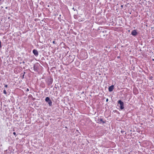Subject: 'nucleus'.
Segmentation results:
<instances>
[{
	"label": "nucleus",
	"instance_id": "obj_21",
	"mask_svg": "<svg viewBox=\"0 0 154 154\" xmlns=\"http://www.w3.org/2000/svg\"><path fill=\"white\" fill-rule=\"evenodd\" d=\"M22 63H23V64H24L25 63V62L24 61L22 62Z\"/></svg>",
	"mask_w": 154,
	"mask_h": 154
},
{
	"label": "nucleus",
	"instance_id": "obj_2",
	"mask_svg": "<svg viewBox=\"0 0 154 154\" xmlns=\"http://www.w3.org/2000/svg\"><path fill=\"white\" fill-rule=\"evenodd\" d=\"M118 103L120 105V109L121 110H122L124 109V103L121 100H119L118 101Z\"/></svg>",
	"mask_w": 154,
	"mask_h": 154
},
{
	"label": "nucleus",
	"instance_id": "obj_16",
	"mask_svg": "<svg viewBox=\"0 0 154 154\" xmlns=\"http://www.w3.org/2000/svg\"><path fill=\"white\" fill-rule=\"evenodd\" d=\"M121 132L122 133H123V132H125V131H121Z\"/></svg>",
	"mask_w": 154,
	"mask_h": 154
},
{
	"label": "nucleus",
	"instance_id": "obj_3",
	"mask_svg": "<svg viewBox=\"0 0 154 154\" xmlns=\"http://www.w3.org/2000/svg\"><path fill=\"white\" fill-rule=\"evenodd\" d=\"M45 101L48 104L49 106H51L52 105V102L50 98L49 97H46L45 99Z\"/></svg>",
	"mask_w": 154,
	"mask_h": 154
},
{
	"label": "nucleus",
	"instance_id": "obj_14",
	"mask_svg": "<svg viewBox=\"0 0 154 154\" xmlns=\"http://www.w3.org/2000/svg\"><path fill=\"white\" fill-rule=\"evenodd\" d=\"M13 134L14 135H15V136H16V133L15 132H14L13 133Z\"/></svg>",
	"mask_w": 154,
	"mask_h": 154
},
{
	"label": "nucleus",
	"instance_id": "obj_9",
	"mask_svg": "<svg viewBox=\"0 0 154 154\" xmlns=\"http://www.w3.org/2000/svg\"><path fill=\"white\" fill-rule=\"evenodd\" d=\"M86 55H85L84 57H82L83 59H85L87 58V54L86 53H85Z\"/></svg>",
	"mask_w": 154,
	"mask_h": 154
},
{
	"label": "nucleus",
	"instance_id": "obj_24",
	"mask_svg": "<svg viewBox=\"0 0 154 154\" xmlns=\"http://www.w3.org/2000/svg\"><path fill=\"white\" fill-rule=\"evenodd\" d=\"M25 73H26V72H24V73H23V74H24L25 75Z\"/></svg>",
	"mask_w": 154,
	"mask_h": 154
},
{
	"label": "nucleus",
	"instance_id": "obj_8",
	"mask_svg": "<svg viewBox=\"0 0 154 154\" xmlns=\"http://www.w3.org/2000/svg\"><path fill=\"white\" fill-rule=\"evenodd\" d=\"M98 121L100 122H102L103 124H104L106 123V121H103L102 119H98Z\"/></svg>",
	"mask_w": 154,
	"mask_h": 154
},
{
	"label": "nucleus",
	"instance_id": "obj_27",
	"mask_svg": "<svg viewBox=\"0 0 154 154\" xmlns=\"http://www.w3.org/2000/svg\"><path fill=\"white\" fill-rule=\"evenodd\" d=\"M152 60L153 61H154V59H152Z\"/></svg>",
	"mask_w": 154,
	"mask_h": 154
},
{
	"label": "nucleus",
	"instance_id": "obj_17",
	"mask_svg": "<svg viewBox=\"0 0 154 154\" xmlns=\"http://www.w3.org/2000/svg\"><path fill=\"white\" fill-rule=\"evenodd\" d=\"M121 8H123V5H121Z\"/></svg>",
	"mask_w": 154,
	"mask_h": 154
},
{
	"label": "nucleus",
	"instance_id": "obj_19",
	"mask_svg": "<svg viewBox=\"0 0 154 154\" xmlns=\"http://www.w3.org/2000/svg\"><path fill=\"white\" fill-rule=\"evenodd\" d=\"M108 98L106 99V102H108Z\"/></svg>",
	"mask_w": 154,
	"mask_h": 154
},
{
	"label": "nucleus",
	"instance_id": "obj_20",
	"mask_svg": "<svg viewBox=\"0 0 154 154\" xmlns=\"http://www.w3.org/2000/svg\"><path fill=\"white\" fill-rule=\"evenodd\" d=\"M24 74H23V75H22V76H23V78H24Z\"/></svg>",
	"mask_w": 154,
	"mask_h": 154
},
{
	"label": "nucleus",
	"instance_id": "obj_15",
	"mask_svg": "<svg viewBox=\"0 0 154 154\" xmlns=\"http://www.w3.org/2000/svg\"><path fill=\"white\" fill-rule=\"evenodd\" d=\"M5 87L6 88H7L8 87V85H5Z\"/></svg>",
	"mask_w": 154,
	"mask_h": 154
},
{
	"label": "nucleus",
	"instance_id": "obj_22",
	"mask_svg": "<svg viewBox=\"0 0 154 154\" xmlns=\"http://www.w3.org/2000/svg\"><path fill=\"white\" fill-rule=\"evenodd\" d=\"M8 8V7H5V9H7Z\"/></svg>",
	"mask_w": 154,
	"mask_h": 154
},
{
	"label": "nucleus",
	"instance_id": "obj_28",
	"mask_svg": "<svg viewBox=\"0 0 154 154\" xmlns=\"http://www.w3.org/2000/svg\"><path fill=\"white\" fill-rule=\"evenodd\" d=\"M2 1V0H0V2L1 1Z\"/></svg>",
	"mask_w": 154,
	"mask_h": 154
},
{
	"label": "nucleus",
	"instance_id": "obj_4",
	"mask_svg": "<svg viewBox=\"0 0 154 154\" xmlns=\"http://www.w3.org/2000/svg\"><path fill=\"white\" fill-rule=\"evenodd\" d=\"M137 34L138 32H137V30L136 29H134L132 30L131 32V34L134 36L137 35Z\"/></svg>",
	"mask_w": 154,
	"mask_h": 154
},
{
	"label": "nucleus",
	"instance_id": "obj_25",
	"mask_svg": "<svg viewBox=\"0 0 154 154\" xmlns=\"http://www.w3.org/2000/svg\"><path fill=\"white\" fill-rule=\"evenodd\" d=\"M47 6L48 7H49L50 6L49 5H48Z\"/></svg>",
	"mask_w": 154,
	"mask_h": 154
},
{
	"label": "nucleus",
	"instance_id": "obj_5",
	"mask_svg": "<svg viewBox=\"0 0 154 154\" xmlns=\"http://www.w3.org/2000/svg\"><path fill=\"white\" fill-rule=\"evenodd\" d=\"M32 52L35 56L37 57L38 56V51L36 49H33L32 50Z\"/></svg>",
	"mask_w": 154,
	"mask_h": 154
},
{
	"label": "nucleus",
	"instance_id": "obj_13",
	"mask_svg": "<svg viewBox=\"0 0 154 154\" xmlns=\"http://www.w3.org/2000/svg\"><path fill=\"white\" fill-rule=\"evenodd\" d=\"M72 9L74 11H76V9L75 8H73Z\"/></svg>",
	"mask_w": 154,
	"mask_h": 154
},
{
	"label": "nucleus",
	"instance_id": "obj_10",
	"mask_svg": "<svg viewBox=\"0 0 154 154\" xmlns=\"http://www.w3.org/2000/svg\"><path fill=\"white\" fill-rule=\"evenodd\" d=\"M3 93L5 95L7 94V93L5 89H4L3 90Z\"/></svg>",
	"mask_w": 154,
	"mask_h": 154
},
{
	"label": "nucleus",
	"instance_id": "obj_18",
	"mask_svg": "<svg viewBox=\"0 0 154 154\" xmlns=\"http://www.w3.org/2000/svg\"><path fill=\"white\" fill-rule=\"evenodd\" d=\"M53 43L54 44H55V42L54 41H53Z\"/></svg>",
	"mask_w": 154,
	"mask_h": 154
},
{
	"label": "nucleus",
	"instance_id": "obj_26",
	"mask_svg": "<svg viewBox=\"0 0 154 154\" xmlns=\"http://www.w3.org/2000/svg\"><path fill=\"white\" fill-rule=\"evenodd\" d=\"M119 57L118 56V57H117V58H119Z\"/></svg>",
	"mask_w": 154,
	"mask_h": 154
},
{
	"label": "nucleus",
	"instance_id": "obj_23",
	"mask_svg": "<svg viewBox=\"0 0 154 154\" xmlns=\"http://www.w3.org/2000/svg\"><path fill=\"white\" fill-rule=\"evenodd\" d=\"M29 91V89H28V88H27V89L26 91Z\"/></svg>",
	"mask_w": 154,
	"mask_h": 154
},
{
	"label": "nucleus",
	"instance_id": "obj_6",
	"mask_svg": "<svg viewBox=\"0 0 154 154\" xmlns=\"http://www.w3.org/2000/svg\"><path fill=\"white\" fill-rule=\"evenodd\" d=\"M114 86L113 85H111V86H109V88H108L109 91V92H111V91H112L113 90V89H114Z\"/></svg>",
	"mask_w": 154,
	"mask_h": 154
},
{
	"label": "nucleus",
	"instance_id": "obj_1",
	"mask_svg": "<svg viewBox=\"0 0 154 154\" xmlns=\"http://www.w3.org/2000/svg\"><path fill=\"white\" fill-rule=\"evenodd\" d=\"M46 81L48 85L52 84L53 81V79L50 76L48 77L46 79Z\"/></svg>",
	"mask_w": 154,
	"mask_h": 154
},
{
	"label": "nucleus",
	"instance_id": "obj_12",
	"mask_svg": "<svg viewBox=\"0 0 154 154\" xmlns=\"http://www.w3.org/2000/svg\"><path fill=\"white\" fill-rule=\"evenodd\" d=\"M2 46L1 45V42L0 41V48H2Z\"/></svg>",
	"mask_w": 154,
	"mask_h": 154
},
{
	"label": "nucleus",
	"instance_id": "obj_7",
	"mask_svg": "<svg viewBox=\"0 0 154 154\" xmlns=\"http://www.w3.org/2000/svg\"><path fill=\"white\" fill-rule=\"evenodd\" d=\"M38 66L35 65H34V66H33V69H34V70L36 72H38Z\"/></svg>",
	"mask_w": 154,
	"mask_h": 154
},
{
	"label": "nucleus",
	"instance_id": "obj_11",
	"mask_svg": "<svg viewBox=\"0 0 154 154\" xmlns=\"http://www.w3.org/2000/svg\"><path fill=\"white\" fill-rule=\"evenodd\" d=\"M61 16V14H60L59 15V17H58V19L60 20V21H61V18H60V17Z\"/></svg>",
	"mask_w": 154,
	"mask_h": 154
}]
</instances>
